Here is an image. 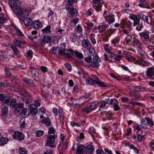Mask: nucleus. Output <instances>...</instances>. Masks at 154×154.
<instances>
[{
    "instance_id": "nucleus-1",
    "label": "nucleus",
    "mask_w": 154,
    "mask_h": 154,
    "mask_svg": "<svg viewBox=\"0 0 154 154\" xmlns=\"http://www.w3.org/2000/svg\"><path fill=\"white\" fill-rule=\"evenodd\" d=\"M57 137V135L55 134L54 135L48 134L47 136V140L45 145L54 148L56 146L55 140Z\"/></svg>"
},
{
    "instance_id": "nucleus-2",
    "label": "nucleus",
    "mask_w": 154,
    "mask_h": 154,
    "mask_svg": "<svg viewBox=\"0 0 154 154\" xmlns=\"http://www.w3.org/2000/svg\"><path fill=\"white\" fill-rule=\"evenodd\" d=\"M0 101L2 102L4 104L9 106H13L15 103L13 99H11L4 94H0Z\"/></svg>"
},
{
    "instance_id": "nucleus-3",
    "label": "nucleus",
    "mask_w": 154,
    "mask_h": 154,
    "mask_svg": "<svg viewBox=\"0 0 154 154\" xmlns=\"http://www.w3.org/2000/svg\"><path fill=\"white\" fill-rule=\"evenodd\" d=\"M17 10H15L14 13L18 16V17L20 20H23L29 15V11L27 10L20 8Z\"/></svg>"
},
{
    "instance_id": "nucleus-4",
    "label": "nucleus",
    "mask_w": 154,
    "mask_h": 154,
    "mask_svg": "<svg viewBox=\"0 0 154 154\" xmlns=\"http://www.w3.org/2000/svg\"><path fill=\"white\" fill-rule=\"evenodd\" d=\"M14 104L12 106H9L12 108H14V112L17 115H20L23 109V103H17L15 100L13 99Z\"/></svg>"
},
{
    "instance_id": "nucleus-5",
    "label": "nucleus",
    "mask_w": 154,
    "mask_h": 154,
    "mask_svg": "<svg viewBox=\"0 0 154 154\" xmlns=\"http://www.w3.org/2000/svg\"><path fill=\"white\" fill-rule=\"evenodd\" d=\"M125 57L129 61L131 62L134 61V63L135 64H137L143 66H144V59L143 58H140L137 60H136L135 58L130 55H126Z\"/></svg>"
},
{
    "instance_id": "nucleus-6",
    "label": "nucleus",
    "mask_w": 154,
    "mask_h": 154,
    "mask_svg": "<svg viewBox=\"0 0 154 154\" xmlns=\"http://www.w3.org/2000/svg\"><path fill=\"white\" fill-rule=\"evenodd\" d=\"M143 14H140V15H137L136 16L134 15H132L131 16V19L134 20L133 25L136 26L140 22V19H141L143 20Z\"/></svg>"
},
{
    "instance_id": "nucleus-7",
    "label": "nucleus",
    "mask_w": 154,
    "mask_h": 154,
    "mask_svg": "<svg viewBox=\"0 0 154 154\" xmlns=\"http://www.w3.org/2000/svg\"><path fill=\"white\" fill-rule=\"evenodd\" d=\"M10 5L11 8L13 9V11L15 12V10H17L20 8V1L19 0H11Z\"/></svg>"
},
{
    "instance_id": "nucleus-8",
    "label": "nucleus",
    "mask_w": 154,
    "mask_h": 154,
    "mask_svg": "<svg viewBox=\"0 0 154 154\" xmlns=\"http://www.w3.org/2000/svg\"><path fill=\"white\" fill-rule=\"evenodd\" d=\"M128 89L130 91L129 94L131 96H135V94H137L134 93L135 92H138L140 91V88L138 87H136L131 86H128Z\"/></svg>"
},
{
    "instance_id": "nucleus-9",
    "label": "nucleus",
    "mask_w": 154,
    "mask_h": 154,
    "mask_svg": "<svg viewBox=\"0 0 154 154\" xmlns=\"http://www.w3.org/2000/svg\"><path fill=\"white\" fill-rule=\"evenodd\" d=\"M28 107L30 115L33 116L37 114L38 112V109L37 108L35 107V106L34 104L32 103L29 105Z\"/></svg>"
},
{
    "instance_id": "nucleus-10",
    "label": "nucleus",
    "mask_w": 154,
    "mask_h": 154,
    "mask_svg": "<svg viewBox=\"0 0 154 154\" xmlns=\"http://www.w3.org/2000/svg\"><path fill=\"white\" fill-rule=\"evenodd\" d=\"M13 137L14 139H17L18 140L21 141L23 140L24 135L23 133L20 132L16 131L14 133Z\"/></svg>"
},
{
    "instance_id": "nucleus-11",
    "label": "nucleus",
    "mask_w": 154,
    "mask_h": 154,
    "mask_svg": "<svg viewBox=\"0 0 154 154\" xmlns=\"http://www.w3.org/2000/svg\"><path fill=\"white\" fill-rule=\"evenodd\" d=\"M86 150V147L83 145H81L77 147L76 154H85Z\"/></svg>"
},
{
    "instance_id": "nucleus-12",
    "label": "nucleus",
    "mask_w": 154,
    "mask_h": 154,
    "mask_svg": "<svg viewBox=\"0 0 154 154\" xmlns=\"http://www.w3.org/2000/svg\"><path fill=\"white\" fill-rule=\"evenodd\" d=\"M107 26V25L105 23L103 22L102 23H100L98 26V27L95 28V29L98 30L99 32L101 33L106 30Z\"/></svg>"
},
{
    "instance_id": "nucleus-13",
    "label": "nucleus",
    "mask_w": 154,
    "mask_h": 154,
    "mask_svg": "<svg viewBox=\"0 0 154 154\" xmlns=\"http://www.w3.org/2000/svg\"><path fill=\"white\" fill-rule=\"evenodd\" d=\"M78 14L77 10L76 9H73L68 14V17L71 18L75 17Z\"/></svg>"
},
{
    "instance_id": "nucleus-14",
    "label": "nucleus",
    "mask_w": 154,
    "mask_h": 154,
    "mask_svg": "<svg viewBox=\"0 0 154 154\" xmlns=\"http://www.w3.org/2000/svg\"><path fill=\"white\" fill-rule=\"evenodd\" d=\"M104 18L105 21L107 22L109 24L113 23L115 20V19L113 17L110 15L104 16Z\"/></svg>"
},
{
    "instance_id": "nucleus-15",
    "label": "nucleus",
    "mask_w": 154,
    "mask_h": 154,
    "mask_svg": "<svg viewBox=\"0 0 154 154\" xmlns=\"http://www.w3.org/2000/svg\"><path fill=\"white\" fill-rule=\"evenodd\" d=\"M32 26L35 29H38L42 27V23L38 20H36L33 22Z\"/></svg>"
},
{
    "instance_id": "nucleus-16",
    "label": "nucleus",
    "mask_w": 154,
    "mask_h": 154,
    "mask_svg": "<svg viewBox=\"0 0 154 154\" xmlns=\"http://www.w3.org/2000/svg\"><path fill=\"white\" fill-rule=\"evenodd\" d=\"M23 20V23L26 26H28L32 25V19L30 17H26Z\"/></svg>"
},
{
    "instance_id": "nucleus-17",
    "label": "nucleus",
    "mask_w": 154,
    "mask_h": 154,
    "mask_svg": "<svg viewBox=\"0 0 154 154\" xmlns=\"http://www.w3.org/2000/svg\"><path fill=\"white\" fill-rule=\"evenodd\" d=\"M29 109L28 108H25L23 109L21 113L22 117L23 118L27 117L30 114Z\"/></svg>"
},
{
    "instance_id": "nucleus-18",
    "label": "nucleus",
    "mask_w": 154,
    "mask_h": 154,
    "mask_svg": "<svg viewBox=\"0 0 154 154\" xmlns=\"http://www.w3.org/2000/svg\"><path fill=\"white\" fill-rule=\"evenodd\" d=\"M48 35L47 36L44 35L43 39L45 42L47 43H50L54 40V38L52 36H48Z\"/></svg>"
},
{
    "instance_id": "nucleus-19",
    "label": "nucleus",
    "mask_w": 154,
    "mask_h": 154,
    "mask_svg": "<svg viewBox=\"0 0 154 154\" xmlns=\"http://www.w3.org/2000/svg\"><path fill=\"white\" fill-rule=\"evenodd\" d=\"M23 80L24 82L29 86L32 87H34L35 86V85L34 82L30 79L24 78L23 79Z\"/></svg>"
},
{
    "instance_id": "nucleus-20",
    "label": "nucleus",
    "mask_w": 154,
    "mask_h": 154,
    "mask_svg": "<svg viewBox=\"0 0 154 154\" xmlns=\"http://www.w3.org/2000/svg\"><path fill=\"white\" fill-rule=\"evenodd\" d=\"M86 149V152L88 154H92L94 151V146L91 145H87Z\"/></svg>"
},
{
    "instance_id": "nucleus-21",
    "label": "nucleus",
    "mask_w": 154,
    "mask_h": 154,
    "mask_svg": "<svg viewBox=\"0 0 154 154\" xmlns=\"http://www.w3.org/2000/svg\"><path fill=\"white\" fill-rule=\"evenodd\" d=\"M132 23L131 21L128 20H124L122 21V24L123 26H126L127 28L130 30L131 28V26Z\"/></svg>"
},
{
    "instance_id": "nucleus-22",
    "label": "nucleus",
    "mask_w": 154,
    "mask_h": 154,
    "mask_svg": "<svg viewBox=\"0 0 154 154\" xmlns=\"http://www.w3.org/2000/svg\"><path fill=\"white\" fill-rule=\"evenodd\" d=\"M58 52L60 55H64L65 57H67L68 52L67 50L66 49H61V48L59 47Z\"/></svg>"
},
{
    "instance_id": "nucleus-23",
    "label": "nucleus",
    "mask_w": 154,
    "mask_h": 154,
    "mask_svg": "<svg viewBox=\"0 0 154 154\" xmlns=\"http://www.w3.org/2000/svg\"><path fill=\"white\" fill-rule=\"evenodd\" d=\"M41 122L44 124L46 126H51V125L50 119L48 117L42 119L41 121Z\"/></svg>"
},
{
    "instance_id": "nucleus-24",
    "label": "nucleus",
    "mask_w": 154,
    "mask_h": 154,
    "mask_svg": "<svg viewBox=\"0 0 154 154\" xmlns=\"http://www.w3.org/2000/svg\"><path fill=\"white\" fill-rule=\"evenodd\" d=\"M96 80L91 78H87L86 79V81L88 85H94L96 83Z\"/></svg>"
},
{
    "instance_id": "nucleus-25",
    "label": "nucleus",
    "mask_w": 154,
    "mask_h": 154,
    "mask_svg": "<svg viewBox=\"0 0 154 154\" xmlns=\"http://www.w3.org/2000/svg\"><path fill=\"white\" fill-rule=\"evenodd\" d=\"M82 45L83 47L86 48H89L91 47L90 42L88 40H84L82 42Z\"/></svg>"
},
{
    "instance_id": "nucleus-26",
    "label": "nucleus",
    "mask_w": 154,
    "mask_h": 154,
    "mask_svg": "<svg viewBox=\"0 0 154 154\" xmlns=\"http://www.w3.org/2000/svg\"><path fill=\"white\" fill-rule=\"evenodd\" d=\"M11 70V69L8 67H5V71L6 73V76L12 78V75L10 72V71Z\"/></svg>"
},
{
    "instance_id": "nucleus-27",
    "label": "nucleus",
    "mask_w": 154,
    "mask_h": 154,
    "mask_svg": "<svg viewBox=\"0 0 154 154\" xmlns=\"http://www.w3.org/2000/svg\"><path fill=\"white\" fill-rule=\"evenodd\" d=\"M153 75V72L152 68H149L146 71V76L149 77L151 78Z\"/></svg>"
},
{
    "instance_id": "nucleus-28",
    "label": "nucleus",
    "mask_w": 154,
    "mask_h": 154,
    "mask_svg": "<svg viewBox=\"0 0 154 154\" xmlns=\"http://www.w3.org/2000/svg\"><path fill=\"white\" fill-rule=\"evenodd\" d=\"M145 120L146 121L147 125L150 127H152L153 125V122L152 119L148 117H145Z\"/></svg>"
},
{
    "instance_id": "nucleus-29",
    "label": "nucleus",
    "mask_w": 154,
    "mask_h": 154,
    "mask_svg": "<svg viewBox=\"0 0 154 154\" xmlns=\"http://www.w3.org/2000/svg\"><path fill=\"white\" fill-rule=\"evenodd\" d=\"M42 31L43 32V35L44 34H48L51 31V26H48L45 27V28L42 29Z\"/></svg>"
},
{
    "instance_id": "nucleus-30",
    "label": "nucleus",
    "mask_w": 154,
    "mask_h": 154,
    "mask_svg": "<svg viewBox=\"0 0 154 154\" xmlns=\"http://www.w3.org/2000/svg\"><path fill=\"white\" fill-rule=\"evenodd\" d=\"M115 31V29H107L105 32V34L106 38L109 37L111 34H112Z\"/></svg>"
},
{
    "instance_id": "nucleus-31",
    "label": "nucleus",
    "mask_w": 154,
    "mask_h": 154,
    "mask_svg": "<svg viewBox=\"0 0 154 154\" xmlns=\"http://www.w3.org/2000/svg\"><path fill=\"white\" fill-rule=\"evenodd\" d=\"M96 84H97L101 88H105L107 87L106 85L105 84V83L104 82H102L100 81V80L98 79V80H96Z\"/></svg>"
},
{
    "instance_id": "nucleus-32",
    "label": "nucleus",
    "mask_w": 154,
    "mask_h": 154,
    "mask_svg": "<svg viewBox=\"0 0 154 154\" xmlns=\"http://www.w3.org/2000/svg\"><path fill=\"white\" fill-rule=\"evenodd\" d=\"M8 139L6 137H2L0 139V145H3L6 144L8 142Z\"/></svg>"
},
{
    "instance_id": "nucleus-33",
    "label": "nucleus",
    "mask_w": 154,
    "mask_h": 154,
    "mask_svg": "<svg viewBox=\"0 0 154 154\" xmlns=\"http://www.w3.org/2000/svg\"><path fill=\"white\" fill-rule=\"evenodd\" d=\"M69 51L70 53L68 52L67 54V57L68 58H71L73 56L75 55V56L76 54V51H73L72 49H69Z\"/></svg>"
},
{
    "instance_id": "nucleus-34",
    "label": "nucleus",
    "mask_w": 154,
    "mask_h": 154,
    "mask_svg": "<svg viewBox=\"0 0 154 154\" xmlns=\"http://www.w3.org/2000/svg\"><path fill=\"white\" fill-rule=\"evenodd\" d=\"M59 47H52L50 50V52L52 54H55L57 53V51L58 52Z\"/></svg>"
},
{
    "instance_id": "nucleus-35",
    "label": "nucleus",
    "mask_w": 154,
    "mask_h": 154,
    "mask_svg": "<svg viewBox=\"0 0 154 154\" xmlns=\"http://www.w3.org/2000/svg\"><path fill=\"white\" fill-rule=\"evenodd\" d=\"M66 10L69 12L71 11L74 8V6L72 4H68L66 6Z\"/></svg>"
},
{
    "instance_id": "nucleus-36",
    "label": "nucleus",
    "mask_w": 154,
    "mask_h": 154,
    "mask_svg": "<svg viewBox=\"0 0 154 154\" xmlns=\"http://www.w3.org/2000/svg\"><path fill=\"white\" fill-rule=\"evenodd\" d=\"M97 104V102H94L91 103L88 106L89 108L90 109V110H91L92 109H94Z\"/></svg>"
},
{
    "instance_id": "nucleus-37",
    "label": "nucleus",
    "mask_w": 154,
    "mask_h": 154,
    "mask_svg": "<svg viewBox=\"0 0 154 154\" xmlns=\"http://www.w3.org/2000/svg\"><path fill=\"white\" fill-rule=\"evenodd\" d=\"M8 108L6 106H4L2 109V114L4 116H5L8 114Z\"/></svg>"
},
{
    "instance_id": "nucleus-38",
    "label": "nucleus",
    "mask_w": 154,
    "mask_h": 154,
    "mask_svg": "<svg viewBox=\"0 0 154 154\" xmlns=\"http://www.w3.org/2000/svg\"><path fill=\"white\" fill-rule=\"evenodd\" d=\"M79 101V100H77L75 99L74 101H72V103H70V105H72V104L74 106L76 107H78L80 106V104L78 103Z\"/></svg>"
},
{
    "instance_id": "nucleus-39",
    "label": "nucleus",
    "mask_w": 154,
    "mask_h": 154,
    "mask_svg": "<svg viewBox=\"0 0 154 154\" xmlns=\"http://www.w3.org/2000/svg\"><path fill=\"white\" fill-rule=\"evenodd\" d=\"M78 18H75L73 19L70 23L69 24L72 26H74L76 25L79 21Z\"/></svg>"
},
{
    "instance_id": "nucleus-40",
    "label": "nucleus",
    "mask_w": 154,
    "mask_h": 154,
    "mask_svg": "<svg viewBox=\"0 0 154 154\" xmlns=\"http://www.w3.org/2000/svg\"><path fill=\"white\" fill-rule=\"evenodd\" d=\"M106 102L104 100H102L101 103L99 107V110L102 111L103 108L106 106Z\"/></svg>"
},
{
    "instance_id": "nucleus-41",
    "label": "nucleus",
    "mask_w": 154,
    "mask_h": 154,
    "mask_svg": "<svg viewBox=\"0 0 154 154\" xmlns=\"http://www.w3.org/2000/svg\"><path fill=\"white\" fill-rule=\"evenodd\" d=\"M90 66L93 68H96L99 67L100 66V64L99 62L93 61V62L91 63Z\"/></svg>"
},
{
    "instance_id": "nucleus-42",
    "label": "nucleus",
    "mask_w": 154,
    "mask_h": 154,
    "mask_svg": "<svg viewBox=\"0 0 154 154\" xmlns=\"http://www.w3.org/2000/svg\"><path fill=\"white\" fill-rule=\"evenodd\" d=\"M149 32H145V42H150L151 40L149 38Z\"/></svg>"
},
{
    "instance_id": "nucleus-43",
    "label": "nucleus",
    "mask_w": 154,
    "mask_h": 154,
    "mask_svg": "<svg viewBox=\"0 0 154 154\" xmlns=\"http://www.w3.org/2000/svg\"><path fill=\"white\" fill-rule=\"evenodd\" d=\"M76 54L75 56L76 57L81 59H82L83 58L84 56L82 53L81 52H79L77 51H76Z\"/></svg>"
},
{
    "instance_id": "nucleus-44",
    "label": "nucleus",
    "mask_w": 154,
    "mask_h": 154,
    "mask_svg": "<svg viewBox=\"0 0 154 154\" xmlns=\"http://www.w3.org/2000/svg\"><path fill=\"white\" fill-rule=\"evenodd\" d=\"M44 131L42 130H39L36 132V135L37 137H40L42 136L44 134Z\"/></svg>"
},
{
    "instance_id": "nucleus-45",
    "label": "nucleus",
    "mask_w": 154,
    "mask_h": 154,
    "mask_svg": "<svg viewBox=\"0 0 154 154\" xmlns=\"http://www.w3.org/2000/svg\"><path fill=\"white\" fill-rule=\"evenodd\" d=\"M105 100L106 102V103H107L108 104H112L113 102V100H115L116 101H117L116 99H113L112 100V99H110V98H108L107 99H106Z\"/></svg>"
},
{
    "instance_id": "nucleus-46",
    "label": "nucleus",
    "mask_w": 154,
    "mask_h": 154,
    "mask_svg": "<svg viewBox=\"0 0 154 154\" xmlns=\"http://www.w3.org/2000/svg\"><path fill=\"white\" fill-rule=\"evenodd\" d=\"M142 48L141 47H140H140H139L138 51L139 54L143 57V56L144 55V52Z\"/></svg>"
},
{
    "instance_id": "nucleus-47",
    "label": "nucleus",
    "mask_w": 154,
    "mask_h": 154,
    "mask_svg": "<svg viewBox=\"0 0 154 154\" xmlns=\"http://www.w3.org/2000/svg\"><path fill=\"white\" fill-rule=\"evenodd\" d=\"M91 111L90 109L89 108L88 106H86L85 108L82 109V111L86 114H88Z\"/></svg>"
},
{
    "instance_id": "nucleus-48",
    "label": "nucleus",
    "mask_w": 154,
    "mask_h": 154,
    "mask_svg": "<svg viewBox=\"0 0 154 154\" xmlns=\"http://www.w3.org/2000/svg\"><path fill=\"white\" fill-rule=\"evenodd\" d=\"M19 152L20 154H26V150L24 148H20L19 149Z\"/></svg>"
},
{
    "instance_id": "nucleus-49",
    "label": "nucleus",
    "mask_w": 154,
    "mask_h": 154,
    "mask_svg": "<svg viewBox=\"0 0 154 154\" xmlns=\"http://www.w3.org/2000/svg\"><path fill=\"white\" fill-rule=\"evenodd\" d=\"M55 132V129L53 127H50L49 128L48 131V134H54Z\"/></svg>"
},
{
    "instance_id": "nucleus-50",
    "label": "nucleus",
    "mask_w": 154,
    "mask_h": 154,
    "mask_svg": "<svg viewBox=\"0 0 154 154\" xmlns=\"http://www.w3.org/2000/svg\"><path fill=\"white\" fill-rule=\"evenodd\" d=\"M119 39L120 38H119L116 37L112 40L111 43L115 45L116 44L119 42Z\"/></svg>"
},
{
    "instance_id": "nucleus-51",
    "label": "nucleus",
    "mask_w": 154,
    "mask_h": 154,
    "mask_svg": "<svg viewBox=\"0 0 154 154\" xmlns=\"http://www.w3.org/2000/svg\"><path fill=\"white\" fill-rule=\"evenodd\" d=\"M65 67L69 72L71 71L72 69V66L69 63H66L65 64Z\"/></svg>"
},
{
    "instance_id": "nucleus-52",
    "label": "nucleus",
    "mask_w": 154,
    "mask_h": 154,
    "mask_svg": "<svg viewBox=\"0 0 154 154\" xmlns=\"http://www.w3.org/2000/svg\"><path fill=\"white\" fill-rule=\"evenodd\" d=\"M14 44L16 46L20 47L21 46V43L20 41L19 40L16 39L14 42Z\"/></svg>"
},
{
    "instance_id": "nucleus-53",
    "label": "nucleus",
    "mask_w": 154,
    "mask_h": 154,
    "mask_svg": "<svg viewBox=\"0 0 154 154\" xmlns=\"http://www.w3.org/2000/svg\"><path fill=\"white\" fill-rule=\"evenodd\" d=\"M132 39V36L129 35H128L127 36L125 40L126 41L127 43H128L129 42L131 41Z\"/></svg>"
},
{
    "instance_id": "nucleus-54",
    "label": "nucleus",
    "mask_w": 154,
    "mask_h": 154,
    "mask_svg": "<svg viewBox=\"0 0 154 154\" xmlns=\"http://www.w3.org/2000/svg\"><path fill=\"white\" fill-rule=\"evenodd\" d=\"M100 60L99 59L98 56L97 54H96L94 56L93 61L99 62H100Z\"/></svg>"
},
{
    "instance_id": "nucleus-55",
    "label": "nucleus",
    "mask_w": 154,
    "mask_h": 154,
    "mask_svg": "<svg viewBox=\"0 0 154 154\" xmlns=\"http://www.w3.org/2000/svg\"><path fill=\"white\" fill-rule=\"evenodd\" d=\"M31 73L33 77L36 75H38V73L37 71V70L35 69H32V70L31 71Z\"/></svg>"
},
{
    "instance_id": "nucleus-56",
    "label": "nucleus",
    "mask_w": 154,
    "mask_h": 154,
    "mask_svg": "<svg viewBox=\"0 0 154 154\" xmlns=\"http://www.w3.org/2000/svg\"><path fill=\"white\" fill-rule=\"evenodd\" d=\"M20 125L22 128L25 127L26 125L25 121L24 119H21L20 122Z\"/></svg>"
},
{
    "instance_id": "nucleus-57",
    "label": "nucleus",
    "mask_w": 154,
    "mask_h": 154,
    "mask_svg": "<svg viewBox=\"0 0 154 154\" xmlns=\"http://www.w3.org/2000/svg\"><path fill=\"white\" fill-rule=\"evenodd\" d=\"M32 51L31 50H29L27 53V56L28 59H31L32 57Z\"/></svg>"
},
{
    "instance_id": "nucleus-58",
    "label": "nucleus",
    "mask_w": 154,
    "mask_h": 154,
    "mask_svg": "<svg viewBox=\"0 0 154 154\" xmlns=\"http://www.w3.org/2000/svg\"><path fill=\"white\" fill-rule=\"evenodd\" d=\"M53 112L54 115L56 116H57L58 115V113H59V114H60V113H61L62 111L60 112V111L59 110L56 108H53Z\"/></svg>"
},
{
    "instance_id": "nucleus-59",
    "label": "nucleus",
    "mask_w": 154,
    "mask_h": 154,
    "mask_svg": "<svg viewBox=\"0 0 154 154\" xmlns=\"http://www.w3.org/2000/svg\"><path fill=\"white\" fill-rule=\"evenodd\" d=\"M87 28L88 29H91L94 26V24L91 22H89L86 23Z\"/></svg>"
},
{
    "instance_id": "nucleus-60",
    "label": "nucleus",
    "mask_w": 154,
    "mask_h": 154,
    "mask_svg": "<svg viewBox=\"0 0 154 154\" xmlns=\"http://www.w3.org/2000/svg\"><path fill=\"white\" fill-rule=\"evenodd\" d=\"M139 3L138 5L139 7L142 8L144 7V0H140Z\"/></svg>"
},
{
    "instance_id": "nucleus-61",
    "label": "nucleus",
    "mask_w": 154,
    "mask_h": 154,
    "mask_svg": "<svg viewBox=\"0 0 154 154\" xmlns=\"http://www.w3.org/2000/svg\"><path fill=\"white\" fill-rule=\"evenodd\" d=\"M129 148L131 149H133L134 150V152L136 153H137L139 152V151L133 145H130Z\"/></svg>"
},
{
    "instance_id": "nucleus-62",
    "label": "nucleus",
    "mask_w": 154,
    "mask_h": 154,
    "mask_svg": "<svg viewBox=\"0 0 154 154\" xmlns=\"http://www.w3.org/2000/svg\"><path fill=\"white\" fill-rule=\"evenodd\" d=\"M24 96L26 97L27 99L31 98L32 97V96L30 94L27 92V91H25L24 92Z\"/></svg>"
},
{
    "instance_id": "nucleus-63",
    "label": "nucleus",
    "mask_w": 154,
    "mask_h": 154,
    "mask_svg": "<svg viewBox=\"0 0 154 154\" xmlns=\"http://www.w3.org/2000/svg\"><path fill=\"white\" fill-rule=\"evenodd\" d=\"M115 56H113L111 55H110L109 56V58L110 59L109 62L111 63H112L113 62H114L115 60Z\"/></svg>"
},
{
    "instance_id": "nucleus-64",
    "label": "nucleus",
    "mask_w": 154,
    "mask_h": 154,
    "mask_svg": "<svg viewBox=\"0 0 154 154\" xmlns=\"http://www.w3.org/2000/svg\"><path fill=\"white\" fill-rule=\"evenodd\" d=\"M34 103L35 104H34L36 108L40 106L41 104V103L39 101L37 100H36L34 101Z\"/></svg>"
}]
</instances>
